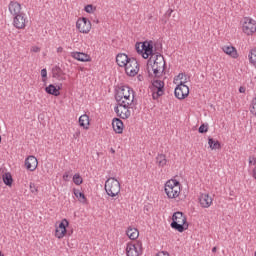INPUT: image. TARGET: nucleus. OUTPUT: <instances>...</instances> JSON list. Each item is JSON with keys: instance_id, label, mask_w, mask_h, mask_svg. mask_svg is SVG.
Listing matches in <instances>:
<instances>
[{"instance_id": "f257e3e1", "label": "nucleus", "mask_w": 256, "mask_h": 256, "mask_svg": "<svg viewBox=\"0 0 256 256\" xmlns=\"http://www.w3.org/2000/svg\"><path fill=\"white\" fill-rule=\"evenodd\" d=\"M136 51L143 59L148 60L147 69L150 77H161L165 71V58L161 53H153V42L136 43Z\"/></svg>"}, {"instance_id": "f03ea898", "label": "nucleus", "mask_w": 256, "mask_h": 256, "mask_svg": "<svg viewBox=\"0 0 256 256\" xmlns=\"http://www.w3.org/2000/svg\"><path fill=\"white\" fill-rule=\"evenodd\" d=\"M115 99L117 103L133 105L135 94L129 86H122L118 89Z\"/></svg>"}, {"instance_id": "7ed1b4c3", "label": "nucleus", "mask_w": 256, "mask_h": 256, "mask_svg": "<svg viewBox=\"0 0 256 256\" xmlns=\"http://www.w3.org/2000/svg\"><path fill=\"white\" fill-rule=\"evenodd\" d=\"M172 229L178 231V233H183V231H187L189 229V223H187V217L183 212H175L172 215V222L170 224Z\"/></svg>"}, {"instance_id": "20e7f679", "label": "nucleus", "mask_w": 256, "mask_h": 256, "mask_svg": "<svg viewBox=\"0 0 256 256\" xmlns=\"http://www.w3.org/2000/svg\"><path fill=\"white\" fill-rule=\"evenodd\" d=\"M164 191L168 199H177L181 195V183L176 179H170L164 184Z\"/></svg>"}, {"instance_id": "39448f33", "label": "nucleus", "mask_w": 256, "mask_h": 256, "mask_svg": "<svg viewBox=\"0 0 256 256\" xmlns=\"http://www.w3.org/2000/svg\"><path fill=\"white\" fill-rule=\"evenodd\" d=\"M104 189L108 197H117L121 193V183H119V180L110 177L106 180Z\"/></svg>"}, {"instance_id": "423d86ee", "label": "nucleus", "mask_w": 256, "mask_h": 256, "mask_svg": "<svg viewBox=\"0 0 256 256\" xmlns=\"http://www.w3.org/2000/svg\"><path fill=\"white\" fill-rule=\"evenodd\" d=\"M149 89L152 93V98L157 100L159 97H163V95H165V82L161 80H154Z\"/></svg>"}, {"instance_id": "0eeeda50", "label": "nucleus", "mask_w": 256, "mask_h": 256, "mask_svg": "<svg viewBox=\"0 0 256 256\" xmlns=\"http://www.w3.org/2000/svg\"><path fill=\"white\" fill-rule=\"evenodd\" d=\"M242 31L245 35L251 36L256 33V21L251 17H244L242 20Z\"/></svg>"}, {"instance_id": "6e6552de", "label": "nucleus", "mask_w": 256, "mask_h": 256, "mask_svg": "<svg viewBox=\"0 0 256 256\" xmlns=\"http://www.w3.org/2000/svg\"><path fill=\"white\" fill-rule=\"evenodd\" d=\"M131 105L133 104L117 103L114 111L120 119H129L131 117Z\"/></svg>"}, {"instance_id": "1a4fd4ad", "label": "nucleus", "mask_w": 256, "mask_h": 256, "mask_svg": "<svg viewBox=\"0 0 256 256\" xmlns=\"http://www.w3.org/2000/svg\"><path fill=\"white\" fill-rule=\"evenodd\" d=\"M185 83H187V79L180 81L174 90L176 99H179L180 101L189 97V86L185 85Z\"/></svg>"}, {"instance_id": "9d476101", "label": "nucleus", "mask_w": 256, "mask_h": 256, "mask_svg": "<svg viewBox=\"0 0 256 256\" xmlns=\"http://www.w3.org/2000/svg\"><path fill=\"white\" fill-rule=\"evenodd\" d=\"M142 253H143V243H141V241L127 244L126 246L127 256H140Z\"/></svg>"}, {"instance_id": "9b49d317", "label": "nucleus", "mask_w": 256, "mask_h": 256, "mask_svg": "<svg viewBox=\"0 0 256 256\" xmlns=\"http://www.w3.org/2000/svg\"><path fill=\"white\" fill-rule=\"evenodd\" d=\"M124 69L128 77H135V75L139 73V62H137V59L131 58V60L127 63Z\"/></svg>"}, {"instance_id": "f8f14e48", "label": "nucleus", "mask_w": 256, "mask_h": 256, "mask_svg": "<svg viewBox=\"0 0 256 256\" xmlns=\"http://www.w3.org/2000/svg\"><path fill=\"white\" fill-rule=\"evenodd\" d=\"M76 29H78L79 33L87 35L91 31V21L87 18H79L76 22Z\"/></svg>"}, {"instance_id": "ddd939ff", "label": "nucleus", "mask_w": 256, "mask_h": 256, "mask_svg": "<svg viewBox=\"0 0 256 256\" xmlns=\"http://www.w3.org/2000/svg\"><path fill=\"white\" fill-rule=\"evenodd\" d=\"M198 202L202 209H209L213 205V197L208 193H202L199 195Z\"/></svg>"}, {"instance_id": "4468645a", "label": "nucleus", "mask_w": 256, "mask_h": 256, "mask_svg": "<svg viewBox=\"0 0 256 256\" xmlns=\"http://www.w3.org/2000/svg\"><path fill=\"white\" fill-rule=\"evenodd\" d=\"M67 227H69V221L67 219H63L59 226L56 227L55 230V237L57 239H63L67 234Z\"/></svg>"}, {"instance_id": "2eb2a0df", "label": "nucleus", "mask_w": 256, "mask_h": 256, "mask_svg": "<svg viewBox=\"0 0 256 256\" xmlns=\"http://www.w3.org/2000/svg\"><path fill=\"white\" fill-rule=\"evenodd\" d=\"M26 25H27V17H25V14L14 16L13 26L16 29H25Z\"/></svg>"}, {"instance_id": "dca6fc26", "label": "nucleus", "mask_w": 256, "mask_h": 256, "mask_svg": "<svg viewBox=\"0 0 256 256\" xmlns=\"http://www.w3.org/2000/svg\"><path fill=\"white\" fill-rule=\"evenodd\" d=\"M72 59H76V61H80L81 63H89L91 62V56L87 53L83 52H71Z\"/></svg>"}, {"instance_id": "f3484780", "label": "nucleus", "mask_w": 256, "mask_h": 256, "mask_svg": "<svg viewBox=\"0 0 256 256\" xmlns=\"http://www.w3.org/2000/svg\"><path fill=\"white\" fill-rule=\"evenodd\" d=\"M39 165L37 158L35 156H28L25 159V167L28 171H35Z\"/></svg>"}, {"instance_id": "a211bd4d", "label": "nucleus", "mask_w": 256, "mask_h": 256, "mask_svg": "<svg viewBox=\"0 0 256 256\" xmlns=\"http://www.w3.org/2000/svg\"><path fill=\"white\" fill-rule=\"evenodd\" d=\"M222 51L232 59H238L239 58V52H237V48L229 45L222 46Z\"/></svg>"}, {"instance_id": "6ab92c4d", "label": "nucleus", "mask_w": 256, "mask_h": 256, "mask_svg": "<svg viewBox=\"0 0 256 256\" xmlns=\"http://www.w3.org/2000/svg\"><path fill=\"white\" fill-rule=\"evenodd\" d=\"M8 9L13 17H17V15H23V13H21V4H19V2L11 1Z\"/></svg>"}, {"instance_id": "aec40b11", "label": "nucleus", "mask_w": 256, "mask_h": 256, "mask_svg": "<svg viewBox=\"0 0 256 256\" xmlns=\"http://www.w3.org/2000/svg\"><path fill=\"white\" fill-rule=\"evenodd\" d=\"M131 61V58L125 53H119L116 56V63L118 67H126V65Z\"/></svg>"}, {"instance_id": "412c9836", "label": "nucleus", "mask_w": 256, "mask_h": 256, "mask_svg": "<svg viewBox=\"0 0 256 256\" xmlns=\"http://www.w3.org/2000/svg\"><path fill=\"white\" fill-rule=\"evenodd\" d=\"M112 127H113V131L118 135H121V133H123V129H125V126L123 125V121H121V119L119 118H114L112 120Z\"/></svg>"}, {"instance_id": "4be33fe9", "label": "nucleus", "mask_w": 256, "mask_h": 256, "mask_svg": "<svg viewBox=\"0 0 256 256\" xmlns=\"http://www.w3.org/2000/svg\"><path fill=\"white\" fill-rule=\"evenodd\" d=\"M46 93H48V95H54V97H59L61 95V87H57L53 84L48 85L45 88Z\"/></svg>"}, {"instance_id": "5701e85b", "label": "nucleus", "mask_w": 256, "mask_h": 256, "mask_svg": "<svg viewBox=\"0 0 256 256\" xmlns=\"http://www.w3.org/2000/svg\"><path fill=\"white\" fill-rule=\"evenodd\" d=\"M78 123L80 127H83L86 131L89 129V125H91V122L89 120V115L83 114L79 117Z\"/></svg>"}, {"instance_id": "b1692460", "label": "nucleus", "mask_w": 256, "mask_h": 256, "mask_svg": "<svg viewBox=\"0 0 256 256\" xmlns=\"http://www.w3.org/2000/svg\"><path fill=\"white\" fill-rule=\"evenodd\" d=\"M126 235L127 237H129V239H131L132 241H135V239L139 238V230L137 228L130 226L126 231Z\"/></svg>"}, {"instance_id": "393cba45", "label": "nucleus", "mask_w": 256, "mask_h": 256, "mask_svg": "<svg viewBox=\"0 0 256 256\" xmlns=\"http://www.w3.org/2000/svg\"><path fill=\"white\" fill-rule=\"evenodd\" d=\"M156 163L158 167H165L167 165V156L165 154H158L156 156Z\"/></svg>"}, {"instance_id": "a878e982", "label": "nucleus", "mask_w": 256, "mask_h": 256, "mask_svg": "<svg viewBox=\"0 0 256 256\" xmlns=\"http://www.w3.org/2000/svg\"><path fill=\"white\" fill-rule=\"evenodd\" d=\"M208 145H209L210 149H212V151L221 149V143H219L218 140H215L213 138H208Z\"/></svg>"}, {"instance_id": "bb28decb", "label": "nucleus", "mask_w": 256, "mask_h": 256, "mask_svg": "<svg viewBox=\"0 0 256 256\" xmlns=\"http://www.w3.org/2000/svg\"><path fill=\"white\" fill-rule=\"evenodd\" d=\"M73 193L80 203H87V197H85V194L83 192L74 189Z\"/></svg>"}, {"instance_id": "cd10ccee", "label": "nucleus", "mask_w": 256, "mask_h": 256, "mask_svg": "<svg viewBox=\"0 0 256 256\" xmlns=\"http://www.w3.org/2000/svg\"><path fill=\"white\" fill-rule=\"evenodd\" d=\"M61 75H63V70L59 66H54L52 68V77L54 79H61Z\"/></svg>"}, {"instance_id": "c85d7f7f", "label": "nucleus", "mask_w": 256, "mask_h": 256, "mask_svg": "<svg viewBox=\"0 0 256 256\" xmlns=\"http://www.w3.org/2000/svg\"><path fill=\"white\" fill-rule=\"evenodd\" d=\"M248 59L250 65H253V67H256V48L250 50L248 54Z\"/></svg>"}, {"instance_id": "c756f323", "label": "nucleus", "mask_w": 256, "mask_h": 256, "mask_svg": "<svg viewBox=\"0 0 256 256\" xmlns=\"http://www.w3.org/2000/svg\"><path fill=\"white\" fill-rule=\"evenodd\" d=\"M3 182L5 185H7L8 187H11V185H13V177L11 176L10 173H5L3 175Z\"/></svg>"}, {"instance_id": "7c9ffc66", "label": "nucleus", "mask_w": 256, "mask_h": 256, "mask_svg": "<svg viewBox=\"0 0 256 256\" xmlns=\"http://www.w3.org/2000/svg\"><path fill=\"white\" fill-rule=\"evenodd\" d=\"M72 180H73V183H75L76 185H81L83 183V178L79 173L74 174Z\"/></svg>"}, {"instance_id": "2f4dec72", "label": "nucleus", "mask_w": 256, "mask_h": 256, "mask_svg": "<svg viewBox=\"0 0 256 256\" xmlns=\"http://www.w3.org/2000/svg\"><path fill=\"white\" fill-rule=\"evenodd\" d=\"M84 11L86 13L91 14V13H95V11H97V8H95L92 4H88V5L85 6Z\"/></svg>"}, {"instance_id": "473e14b6", "label": "nucleus", "mask_w": 256, "mask_h": 256, "mask_svg": "<svg viewBox=\"0 0 256 256\" xmlns=\"http://www.w3.org/2000/svg\"><path fill=\"white\" fill-rule=\"evenodd\" d=\"M30 191L34 194L37 195V193H39V188L37 187V185H35V183L31 182L30 185Z\"/></svg>"}, {"instance_id": "72a5a7b5", "label": "nucleus", "mask_w": 256, "mask_h": 256, "mask_svg": "<svg viewBox=\"0 0 256 256\" xmlns=\"http://www.w3.org/2000/svg\"><path fill=\"white\" fill-rule=\"evenodd\" d=\"M199 133H207V131H209V126L206 124H202L199 129H198Z\"/></svg>"}, {"instance_id": "f704fd0d", "label": "nucleus", "mask_w": 256, "mask_h": 256, "mask_svg": "<svg viewBox=\"0 0 256 256\" xmlns=\"http://www.w3.org/2000/svg\"><path fill=\"white\" fill-rule=\"evenodd\" d=\"M41 77H42V81H47V69L43 68L41 70Z\"/></svg>"}, {"instance_id": "c9c22d12", "label": "nucleus", "mask_w": 256, "mask_h": 256, "mask_svg": "<svg viewBox=\"0 0 256 256\" xmlns=\"http://www.w3.org/2000/svg\"><path fill=\"white\" fill-rule=\"evenodd\" d=\"M252 115H256V98L252 102V107L250 109Z\"/></svg>"}, {"instance_id": "e433bc0d", "label": "nucleus", "mask_w": 256, "mask_h": 256, "mask_svg": "<svg viewBox=\"0 0 256 256\" xmlns=\"http://www.w3.org/2000/svg\"><path fill=\"white\" fill-rule=\"evenodd\" d=\"M79 137H81V130L78 128L73 134V139H79Z\"/></svg>"}, {"instance_id": "4c0bfd02", "label": "nucleus", "mask_w": 256, "mask_h": 256, "mask_svg": "<svg viewBox=\"0 0 256 256\" xmlns=\"http://www.w3.org/2000/svg\"><path fill=\"white\" fill-rule=\"evenodd\" d=\"M71 178V174L69 172H65L62 176L63 181H69Z\"/></svg>"}, {"instance_id": "58836bf2", "label": "nucleus", "mask_w": 256, "mask_h": 256, "mask_svg": "<svg viewBox=\"0 0 256 256\" xmlns=\"http://www.w3.org/2000/svg\"><path fill=\"white\" fill-rule=\"evenodd\" d=\"M249 165H256V158L255 156L249 157Z\"/></svg>"}, {"instance_id": "ea45409f", "label": "nucleus", "mask_w": 256, "mask_h": 256, "mask_svg": "<svg viewBox=\"0 0 256 256\" xmlns=\"http://www.w3.org/2000/svg\"><path fill=\"white\" fill-rule=\"evenodd\" d=\"M156 256H170L169 252L167 251H160L156 254Z\"/></svg>"}, {"instance_id": "a19ab883", "label": "nucleus", "mask_w": 256, "mask_h": 256, "mask_svg": "<svg viewBox=\"0 0 256 256\" xmlns=\"http://www.w3.org/2000/svg\"><path fill=\"white\" fill-rule=\"evenodd\" d=\"M31 51H32L33 53H39V51H41V48H39L38 46H33V47L31 48Z\"/></svg>"}, {"instance_id": "79ce46f5", "label": "nucleus", "mask_w": 256, "mask_h": 256, "mask_svg": "<svg viewBox=\"0 0 256 256\" xmlns=\"http://www.w3.org/2000/svg\"><path fill=\"white\" fill-rule=\"evenodd\" d=\"M185 77L186 81H187V76L184 73H180L177 76V79H180V81H182V79Z\"/></svg>"}, {"instance_id": "37998d69", "label": "nucleus", "mask_w": 256, "mask_h": 256, "mask_svg": "<svg viewBox=\"0 0 256 256\" xmlns=\"http://www.w3.org/2000/svg\"><path fill=\"white\" fill-rule=\"evenodd\" d=\"M150 211H151V206L149 205L144 206V213L149 214Z\"/></svg>"}, {"instance_id": "c03bdc74", "label": "nucleus", "mask_w": 256, "mask_h": 256, "mask_svg": "<svg viewBox=\"0 0 256 256\" xmlns=\"http://www.w3.org/2000/svg\"><path fill=\"white\" fill-rule=\"evenodd\" d=\"M57 53H63V47H61V46L58 47V48H57Z\"/></svg>"}, {"instance_id": "a18cd8bd", "label": "nucleus", "mask_w": 256, "mask_h": 256, "mask_svg": "<svg viewBox=\"0 0 256 256\" xmlns=\"http://www.w3.org/2000/svg\"><path fill=\"white\" fill-rule=\"evenodd\" d=\"M239 93H245V88L244 87H240L239 88Z\"/></svg>"}, {"instance_id": "49530a36", "label": "nucleus", "mask_w": 256, "mask_h": 256, "mask_svg": "<svg viewBox=\"0 0 256 256\" xmlns=\"http://www.w3.org/2000/svg\"><path fill=\"white\" fill-rule=\"evenodd\" d=\"M212 253H217V247L212 248Z\"/></svg>"}, {"instance_id": "de8ad7c7", "label": "nucleus", "mask_w": 256, "mask_h": 256, "mask_svg": "<svg viewBox=\"0 0 256 256\" xmlns=\"http://www.w3.org/2000/svg\"><path fill=\"white\" fill-rule=\"evenodd\" d=\"M168 13H169V15H171V13H173V9H169Z\"/></svg>"}, {"instance_id": "09e8293b", "label": "nucleus", "mask_w": 256, "mask_h": 256, "mask_svg": "<svg viewBox=\"0 0 256 256\" xmlns=\"http://www.w3.org/2000/svg\"><path fill=\"white\" fill-rule=\"evenodd\" d=\"M0 256H5V255H3V253H1V251H0Z\"/></svg>"}]
</instances>
